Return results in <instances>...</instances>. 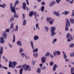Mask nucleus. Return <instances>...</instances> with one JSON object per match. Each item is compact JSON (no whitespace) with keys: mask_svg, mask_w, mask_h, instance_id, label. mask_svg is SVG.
I'll list each match as a JSON object with an SVG mask.
<instances>
[{"mask_svg":"<svg viewBox=\"0 0 74 74\" xmlns=\"http://www.w3.org/2000/svg\"><path fill=\"white\" fill-rule=\"evenodd\" d=\"M58 67V66L56 64H55L53 66V71H55L56 70V69Z\"/></svg>","mask_w":74,"mask_h":74,"instance_id":"1a4fd4ad","label":"nucleus"},{"mask_svg":"<svg viewBox=\"0 0 74 74\" xmlns=\"http://www.w3.org/2000/svg\"><path fill=\"white\" fill-rule=\"evenodd\" d=\"M49 55V53H47L46 55H45V56H48Z\"/></svg>","mask_w":74,"mask_h":74,"instance_id":"680f3d73","label":"nucleus"},{"mask_svg":"<svg viewBox=\"0 0 74 74\" xmlns=\"http://www.w3.org/2000/svg\"><path fill=\"white\" fill-rule=\"evenodd\" d=\"M53 22H54V19L52 18L51 19L49 22L50 25H52V24H53Z\"/></svg>","mask_w":74,"mask_h":74,"instance_id":"412c9836","label":"nucleus"},{"mask_svg":"<svg viewBox=\"0 0 74 74\" xmlns=\"http://www.w3.org/2000/svg\"><path fill=\"white\" fill-rule=\"evenodd\" d=\"M45 29L46 32H48V30H49V28L48 27H45Z\"/></svg>","mask_w":74,"mask_h":74,"instance_id":"f704fd0d","label":"nucleus"},{"mask_svg":"<svg viewBox=\"0 0 74 74\" xmlns=\"http://www.w3.org/2000/svg\"><path fill=\"white\" fill-rule=\"evenodd\" d=\"M7 32V33H9L10 32V29H6L5 30V32Z\"/></svg>","mask_w":74,"mask_h":74,"instance_id":"603ef678","label":"nucleus"},{"mask_svg":"<svg viewBox=\"0 0 74 74\" xmlns=\"http://www.w3.org/2000/svg\"><path fill=\"white\" fill-rule=\"evenodd\" d=\"M3 5L0 4V7L4 8L6 7V5L4 3H3Z\"/></svg>","mask_w":74,"mask_h":74,"instance_id":"f3484780","label":"nucleus"},{"mask_svg":"<svg viewBox=\"0 0 74 74\" xmlns=\"http://www.w3.org/2000/svg\"><path fill=\"white\" fill-rule=\"evenodd\" d=\"M68 13H69V12H68L67 11H65V12H64L63 13H62V15H67Z\"/></svg>","mask_w":74,"mask_h":74,"instance_id":"a878e982","label":"nucleus"},{"mask_svg":"<svg viewBox=\"0 0 74 74\" xmlns=\"http://www.w3.org/2000/svg\"><path fill=\"white\" fill-rule=\"evenodd\" d=\"M55 30H56V28L55 27H51L50 29V31L51 34L50 36L51 37H52L55 36L56 34V32H55Z\"/></svg>","mask_w":74,"mask_h":74,"instance_id":"7ed1b4c3","label":"nucleus"},{"mask_svg":"<svg viewBox=\"0 0 74 74\" xmlns=\"http://www.w3.org/2000/svg\"><path fill=\"white\" fill-rule=\"evenodd\" d=\"M71 37V36L70 35V33H68L67 34L66 36V38L68 39L70 38V37Z\"/></svg>","mask_w":74,"mask_h":74,"instance_id":"cd10ccee","label":"nucleus"},{"mask_svg":"<svg viewBox=\"0 0 74 74\" xmlns=\"http://www.w3.org/2000/svg\"><path fill=\"white\" fill-rule=\"evenodd\" d=\"M21 55L22 57H24L25 56V54L23 53H21Z\"/></svg>","mask_w":74,"mask_h":74,"instance_id":"c03bdc74","label":"nucleus"},{"mask_svg":"<svg viewBox=\"0 0 74 74\" xmlns=\"http://www.w3.org/2000/svg\"><path fill=\"white\" fill-rule=\"evenodd\" d=\"M33 56L34 58H37L38 56V53H36L33 54Z\"/></svg>","mask_w":74,"mask_h":74,"instance_id":"bb28decb","label":"nucleus"},{"mask_svg":"<svg viewBox=\"0 0 74 74\" xmlns=\"http://www.w3.org/2000/svg\"><path fill=\"white\" fill-rule=\"evenodd\" d=\"M22 68L24 69V70L25 71H31V68L30 66L28 65H27L26 64L22 65Z\"/></svg>","mask_w":74,"mask_h":74,"instance_id":"f03ea898","label":"nucleus"},{"mask_svg":"<svg viewBox=\"0 0 74 74\" xmlns=\"http://www.w3.org/2000/svg\"><path fill=\"white\" fill-rule=\"evenodd\" d=\"M15 35H13V43L15 42Z\"/></svg>","mask_w":74,"mask_h":74,"instance_id":"79ce46f5","label":"nucleus"},{"mask_svg":"<svg viewBox=\"0 0 74 74\" xmlns=\"http://www.w3.org/2000/svg\"><path fill=\"white\" fill-rule=\"evenodd\" d=\"M56 0V2H57V3L58 4H59V2H60V1H61V0Z\"/></svg>","mask_w":74,"mask_h":74,"instance_id":"13d9d810","label":"nucleus"},{"mask_svg":"<svg viewBox=\"0 0 74 74\" xmlns=\"http://www.w3.org/2000/svg\"><path fill=\"white\" fill-rule=\"evenodd\" d=\"M17 44L18 46H22V42H21L19 41H18L17 42Z\"/></svg>","mask_w":74,"mask_h":74,"instance_id":"2eb2a0df","label":"nucleus"},{"mask_svg":"<svg viewBox=\"0 0 74 74\" xmlns=\"http://www.w3.org/2000/svg\"><path fill=\"white\" fill-rule=\"evenodd\" d=\"M69 55L71 57H74V52H73L72 53H70Z\"/></svg>","mask_w":74,"mask_h":74,"instance_id":"7c9ffc66","label":"nucleus"},{"mask_svg":"<svg viewBox=\"0 0 74 74\" xmlns=\"http://www.w3.org/2000/svg\"><path fill=\"white\" fill-rule=\"evenodd\" d=\"M19 4V1L18 0L16 1L14 5V7H15L16 5L17 4Z\"/></svg>","mask_w":74,"mask_h":74,"instance_id":"dca6fc26","label":"nucleus"},{"mask_svg":"<svg viewBox=\"0 0 74 74\" xmlns=\"http://www.w3.org/2000/svg\"><path fill=\"white\" fill-rule=\"evenodd\" d=\"M74 72V68L73 67L71 68V74H72V73H73Z\"/></svg>","mask_w":74,"mask_h":74,"instance_id":"2f4dec72","label":"nucleus"},{"mask_svg":"<svg viewBox=\"0 0 74 74\" xmlns=\"http://www.w3.org/2000/svg\"><path fill=\"white\" fill-rule=\"evenodd\" d=\"M14 27V24L13 23H12L10 25V29H12Z\"/></svg>","mask_w":74,"mask_h":74,"instance_id":"4c0bfd02","label":"nucleus"},{"mask_svg":"<svg viewBox=\"0 0 74 74\" xmlns=\"http://www.w3.org/2000/svg\"><path fill=\"white\" fill-rule=\"evenodd\" d=\"M50 66H52L53 65V62H51L49 63Z\"/></svg>","mask_w":74,"mask_h":74,"instance_id":"864d4df0","label":"nucleus"},{"mask_svg":"<svg viewBox=\"0 0 74 74\" xmlns=\"http://www.w3.org/2000/svg\"><path fill=\"white\" fill-rule=\"evenodd\" d=\"M66 26H68V27H70V22L68 19H66V24L65 25Z\"/></svg>","mask_w":74,"mask_h":74,"instance_id":"39448f33","label":"nucleus"},{"mask_svg":"<svg viewBox=\"0 0 74 74\" xmlns=\"http://www.w3.org/2000/svg\"><path fill=\"white\" fill-rule=\"evenodd\" d=\"M35 19L36 20V22H38V19H37V17H35Z\"/></svg>","mask_w":74,"mask_h":74,"instance_id":"774afa93","label":"nucleus"},{"mask_svg":"<svg viewBox=\"0 0 74 74\" xmlns=\"http://www.w3.org/2000/svg\"><path fill=\"white\" fill-rule=\"evenodd\" d=\"M45 60H46V57H43L42 58L41 60L42 63H45Z\"/></svg>","mask_w":74,"mask_h":74,"instance_id":"0eeeda50","label":"nucleus"},{"mask_svg":"<svg viewBox=\"0 0 74 74\" xmlns=\"http://www.w3.org/2000/svg\"><path fill=\"white\" fill-rule=\"evenodd\" d=\"M74 47V43H71L69 45L70 48H73Z\"/></svg>","mask_w":74,"mask_h":74,"instance_id":"72a5a7b5","label":"nucleus"},{"mask_svg":"<svg viewBox=\"0 0 74 74\" xmlns=\"http://www.w3.org/2000/svg\"><path fill=\"white\" fill-rule=\"evenodd\" d=\"M35 63H36V61H32V64L35 65Z\"/></svg>","mask_w":74,"mask_h":74,"instance_id":"4d7b16f0","label":"nucleus"},{"mask_svg":"<svg viewBox=\"0 0 74 74\" xmlns=\"http://www.w3.org/2000/svg\"><path fill=\"white\" fill-rule=\"evenodd\" d=\"M23 19H25V14H23Z\"/></svg>","mask_w":74,"mask_h":74,"instance_id":"338daca9","label":"nucleus"},{"mask_svg":"<svg viewBox=\"0 0 74 74\" xmlns=\"http://www.w3.org/2000/svg\"><path fill=\"white\" fill-rule=\"evenodd\" d=\"M25 1L26 2V4L28 5H29V0H25Z\"/></svg>","mask_w":74,"mask_h":74,"instance_id":"3c124183","label":"nucleus"},{"mask_svg":"<svg viewBox=\"0 0 74 74\" xmlns=\"http://www.w3.org/2000/svg\"><path fill=\"white\" fill-rule=\"evenodd\" d=\"M18 25H16L15 27L14 31H15V32H16V31H18Z\"/></svg>","mask_w":74,"mask_h":74,"instance_id":"37998d69","label":"nucleus"},{"mask_svg":"<svg viewBox=\"0 0 74 74\" xmlns=\"http://www.w3.org/2000/svg\"><path fill=\"white\" fill-rule=\"evenodd\" d=\"M65 31H67L68 30H69V28H68V26H65Z\"/></svg>","mask_w":74,"mask_h":74,"instance_id":"09e8293b","label":"nucleus"},{"mask_svg":"<svg viewBox=\"0 0 74 74\" xmlns=\"http://www.w3.org/2000/svg\"><path fill=\"white\" fill-rule=\"evenodd\" d=\"M40 9L42 12H44V6H42L41 8Z\"/></svg>","mask_w":74,"mask_h":74,"instance_id":"e433bc0d","label":"nucleus"},{"mask_svg":"<svg viewBox=\"0 0 74 74\" xmlns=\"http://www.w3.org/2000/svg\"><path fill=\"white\" fill-rule=\"evenodd\" d=\"M52 18H51L49 17H47V21L48 22H49L50 21H51V19H52Z\"/></svg>","mask_w":74,"mask_h":74,"instance_id":"c9c22d12","label":"nucleus"},{"mask_svg":"<svg viewBox=\"0 0 74 74\" xmlns=\"http://www.w3.org/2000/svg\"><path fill=\"white\" fill-rule=\"evenodd\" d=\"M26 20H24L23 21V26H26Z\"/></svg>","mask_w":74,"mask_h":74,"instance_id":"393cba45","label":"nucleus"},{"mask_svg":"<svg viewBox=\"0 0 74 74\" xmlns=\"http://www.w3.org/2000/svg\"><path fill=\"white\" fill-rule=\"evenodd\" d=\"M12 3H11L10 4V8H12L13 7H12Z\"/></svg>","mask_w":74,"mask_h":74,"instance_id":"6e6d98bb","label":"nucleus"},{"mask_svg":"<svg viewBox=\"0 0 74 74\" xmlns=\"http://www.w3.org/2000/svg\"><path fill=\"white\" fill-rule=\"evenodd\" d=\"M14 18H19V16H18V14L16 12L14 13Z\"/></svg>","mask_w":74,"mask_h":74,"instance_id":"aec40b11","label":"nucleus"},{"mask_svg":"<svg viewBox=\"0 0 74 74\" xmlns=\"http://www.w3.org/2000/svg\"><path fill=\"white\" fill-rule=\"evenodd\" d=\"M62 53H63V58H64V59H67V55H66V53L64 52V51H62Z\"/></svg>","mask_w":74,"mask_h":74,"instance_id":"a211bd4d","label":"nucleus"},{"mask_svg":"<svg viewBox=\"0 0 74 74\" xmlns=\"http://www.w3.org/2000/svg\"><path fill=\"white\" fill-rule=\"evenodd\" d=\"M36 27L37 29H38V23L36 24Z\"/></svg>","mask_w":74,"mask_h":74,"instance_id":"e2e57ef3","label":"nucleus"},{"mask_svg":"<svg viewBox=\"0 0 74 74\" xmlns=\"http://www.w3.org/2000/svg\"><path fill=\"white\" fill-rule=\"evenodd\" d=\"M24 51L22 47H21L19 50L20 53H21V52H23Z\"/></svg>","mask_w":74,"mask_h":74,"instance_id":"c756f323","label":"nucleus"},{"mask_svg":"<svg viewBox=\"0 0 74 74\" xmlns=\"http://www.w3.org/2000/svg\"><path fill=\"white\" fill-rule=\"evenodd\" d=\"M56 53L57 52L56 50L54 51L53 52V54L54 56H56Z\"/></svg>","mask_w":74,"mask_h":74,"instance_id":"ea45409f","label":"nucleus"},{"mask_svg":"<svg viewBox=\"0 0 74 74\" xmlns=\"http://www.w3.org/2000/svg\"><path fill=\"white\" fill-rule=\"evenodd\" d=\"M70 21L71 22V23H74V19H73L72 18H70Z\"/></svg>","mask_w":74,"mask_h":74,"instance_id":"473e14b6","label":"nucleus"},{"mask_svg":"<svg viewBox=\"0 0 74 74\" xmlns=\"http://www.w3.org/2000/svg\"><path fill=\"white\" fill-rule=\"evenodd\" d=\"M33 15V12L32 11L29 12V16L30 17H32Z\"/></svg>","mask_w":74,"mask_h":74,"instance_id":"4be33fe9","label":"nucleus"},{"mask_svg":"<svg viewBox=\"0 0 74 74\" xmlns=\"http://www.w3.org/2000/svg\"><path fill=\"white\" fill-rule=\"evenodd\" d=\"M56 41H57V39L56 38L54 39L52 42V43L53 44H55V42H56Z\"/></svg>","mask_w":74,"mask_h":74,"instance_id":"5701e85b","label":"nucleus"},{"mask_svg":"<svg viewBox=\"0 0 74 74\" xmlns=\"http://www.w3.org/2000/svg\"><path fill=\"white\" fill-rule=\"evenodd\" d=\"M74 0H69V2L70 4H73Z\"/></svg>","mask_w":74,"mask_h":74,"instance_id":"de8ad7c7","label":"nucleus"},{"mask_svg":"<svg viewBox=\"0 0 74 74\" xmlns=\"http://www.w3.org/2000/svg\"><path fill=\"white\" fill-rule=\"evenodd\" d=\"M14 18L12 17L10 19L9 21L10 22H12V21H14Z\"/></svg>","mask_w":74,"mask_h":74,"instance_id":"58836bf2","label":"nucleus"},{"mask_svg":"<svg viewBox=\"0 0 74 74\" xmlns=\"http://www.w3.org/2000/svg\"><path fill=\"white\" fill-rule=\"evenodd\" d=\"M31 45L33 49H34V45L33 44V41H31Z\"/></svg>","mask_w":74,"mask_h":74,"instance_id":"b1692460","label":"nucleus"},{"mask_svg":"<svg viewBox=\"0 0 74 74\" xmlns=\"http://www.w3.org/2000/svg\"><path fill=\"white\" fill-rule=\"evenodd\" d=\"M0 42L1 44H3L4 42V38L3 37H1L0 38Z\"/></svg>","mask_w":74,"mask_h":74,"instance_id":"4468645a","label":"nucleus"},{"mask_svg":"<svg viewBox=\"0 0 74 74\" xmlns=\"http://www.w3.org/2000/svg\"><path fill=\"white\" fill-rule=\"evenodd\" d=\"M2 37L4 39H7V34L5 31H3L2 32Z\"/></svg>","mask_w":74,"mask_h":74,"instance_id":"20e7f679","label":"nucleus"},{"mask_svg":"<svg viewBox=\"0 0 74 74\" xmlns=\"http://www.w3.org/2000/svg\"><path fill=\"white\" fill-rule=\"evenodd\" d=\"M33 15H34L35 18L37 17V13L36 12H33Z\"/></svg>","mask_w":74,"mask_h":74,"instance_id":"a19ab883","label":"nucleus"},{"mask_svg":"<svg viewBox=\"0 0 74 74\" xmlns=\"http://www.w3.org/2000/svg\"><path fill=\"white\" fill-rule=\"evenodd\" d=\"M38 51V49L36 48V49H34L33 50V52L34 53V52H37Z\"/></svg>","mask_w":74,"mask_h":74,"instance_id":"49530a36","label":"nucleus"},{"mask_svg":"<svg viewBox=\"0 0 74 74\" xmlns=\"http://www.w3.org/2000/svg\"><path fill=\"white\" fill-rule=\"evenodd\" d=\"M73 12L72 13V15H71V16H74V10H73Z\"/></svg>","mask_w":74,"mask_h":74,"instance_id":"052dcab7","label":"nucleus"},{"mask_svg":"<svg viewBox=\"0 0 74 74\" xmlns=\"http://www.w3.org/2000/svg\"><path fill=\"white\" fill-rule=\"evenodd\" d=\"M53 14L56 15V16L59 17L60 16V14L58 12L56 11H53Z\"/></svg>","mask_w":74,"mask_h":74,"instance_id":"423d86ee","label":"nucleus"},{"mask_svg":"<svg viewBox=\"0 0 74 74\" xmlns=\"http://www.w3.org/2000/svg\"><path fill=\"white\" fill-rule=\"evenodd\" d=\"M56 3V2L53 1L49 4V5L50 7H52V6H53V5H54V4H55Z\"/></svg>","mask_w":74,"mask_h":74,"instance_id":"f8f14e48","label":"nucleus"},{"mask_svg":"<svg viewBox=\"0 0 74 74\" xmlns=\"http://www.w3.org/2000/svg\"><path fill=\"white\" fill-rule=\"evenodd\" d=\"M23 68H21L20 70V74H22V73H23Z\"/></svg>","mask_w":74,"mask_h":74,"instance_id":"c85d7f7f","label":"nucleus"},{"mask_svg":"<svg viewBox=\"0 0 74 74\" xmlns=\"http://www.w3.org/2000/svg\"><path fill=\"white\" fill-rule=\"evenodd\" d=\"M34 41L39 40V37L37 35H35L34 36Z\"/></svg>","mask_w":74,"mask_h":74,"instance_id":"9d476101","label":"nucleus"},{"mask_svg":"<svg viewBox=\"0 0 74 74\" xmlns=\"http://www.w3.org/2000/svg\"><path fill=\"white\" fill-rule=\"evenodd\" d=\"M3 47L1 46L0 49V56H1V55L3 54Z\"/></svg>","mask_w":74,"mask_h":74,"instance_id":"9b49d317","label":"nucleus"},{"mask_svg":"<svg viewBox=\"0 0 74 74\" xmlns=\"http://www.w3.org/2000/svg\"><path fill=\"white\" fill-rule=\"evenodd\" d=\"M65 59V62H68V61H69L70 60L68 59Z\"/></svg>","mask_w":74,"mask_h":74,"instance_id":"69168bd1","label":"nucleus"},{"mask_svg":"<svg viewBox=\"0 0 74 74\" xmlns=\"http://www.w3.org/2000/svg\"><path fill=\"white\" fill-rule=\"evenodd\" d=\"M17 64L18 63L15 61L12 62L11 60L9 61V67H12V69H14Z\"/></svg>","mask_w":74,"mask_h":74,"instance_id":"f257e3e1","label":"nucleus"},{"mask_svg":"<svg viewBox=\"0 0 74 74\" xmlns=\"http://www.w3.org/2000/svg\"><path fill=\"white\" fill-rule=\"evenodd\" d=\"M16 68H17L18 69H21L22 68V66H21V65L18 66L16 67Z\"/></svg>","mask_w":74,"mask_h":74,"instance_id":"5fc2aeb1","label":"nucleus"},{"mask_svg":"<svg viewBox=\"0 0 74 74\" xmlns=\"http://www.w3.org/2000/svg\"><path fill=\"white\" fill-rule=\"evenodd\" d=\"M23 10H26V3L25 2H23Z\"/></svg>","mask_w":74,"mask_h":74,"instance_id":"ddd939ff","label":"nucleus"},{"mask_svg":"<svg viewBox=\"0 0 74 74\" xmlns=\"http://www.w3.org/2000/svg\"><path fill=\"white\" fill-rule=\"evenodd\" d=\"M57 52V55H60V51H56Z\"/></svg>","mask_w":74,"mask_h":74,"instance_id":"a18cd8bd","label":"nucleus"},{"mask_svg":"<svg viewBox=\"0 0 74 74\" xmlns=\"http://www.w3.org/2000/svg\"><path fill=\"white\" fill-rule=\"evenodd\" d=\"M50 56L51 58H54V56H53V55L52 54H50Z\"/></svg>","mask_w":74,"mask_h":74,"instance_id":"bf43d9fd","label":"nucleus"},{"mask_svg":"<svg viewBox=\"0 0 74 74\" xmlns=\"http://www.w3.org/2000/svg\"><path fill=\"white\" fill-rule=\"evenodd\" d=\"M46 69V67L45 66H44L41 68V70H45V69Z\"/></svg>","mask_w":74,"mask_h":74,"instance_id":"8fccbe9b","label":"nucleus"},{"mask_svg":"<svg viewBox=\"0 0 74 74\" xmlns=\"http://www.w3.org/2000/svg\"><path fill=\"white\" fill-rule=\"evenodd\" d=\"M8 45L10 48H12V45L10 44V43H8Z\"/></svg>","mask_w":74,"mask_h":74,"instance_id":"0e129e2a","label":"nucleus"},{"mask_svg":"<svg viewBox=\"0 0 74 74\" xmlns=\"http://www.w3.org/2000/svg\"><path fill=\"white\" fill-rule=\"evenodd\" d=\"M36 72L38 74H40L41 73V69H40V68H38L36 70Z\"/></svg>","mask_w":74,"mask_h":74,"instance_id":"6ab92c4d","label":"nucleus"},{"mask_svg":"<svg viewBox=\"0 0 74 74\" xmlns=\"http://www.w3.org/2000/svg\"><path fill=\"white\" fill-rule=\"evenodd\" d=\"M10 9L11 10L12 12H13V13H15V12H16V11H15V7H14V6H13V8H10Z\"/></svg>","mask_w":74,"mask_h":74,"instance_id":"6e6552de","label":"nucleus"}]
</instances>
